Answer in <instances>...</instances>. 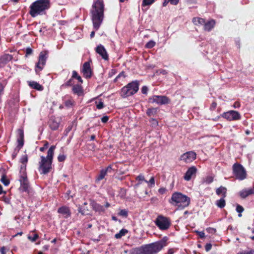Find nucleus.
<instances>
[{
    "label": "nucleus",
    "instance_id": "29",
    "mask_svg": "<svg viewBox=\"0 0 254 254\" xmlns=\"http://www.w3.org/2000/svg\"><path fill=\"white\" fill-rule=\"evenodd\" d=\"M56 148L55 145H52L47 152V155L45 158L49 160H51L53 161L54 154V151Z\"/></svg>",
    "mask_w": 254,
    "mask_h": 254
},
{
    "label": "nucleus",
    "instance_id": "47",
    "mask_svg": "<svg viewBox=\"0 0 254 254\" xmlns=\"http://www.w3.org/2000/svg\"><path fill=\"white\" fill-rule=\"evenodd\" d=\"M38 238L39 236L37 234H35L33 236L29 235L27 237L28 239L32 242H35Z\"/></svg>",
    "mask_w": 254,
    "mask_h": 254
},
{
    "label": "nucleus",
    "instance_id": "56",
    "mask_svg": "<svg viewBox=\"0 0 254 254\" xmlns=\"http://www.w3.org/2000/svg\"><path fill=\"white\" fill-rule=\"evenodd\" d=\"M26 54H25V56L26 57H27L28 55H30L31 54H32L33 53V50L31 48H27L26 49Z\"/></svg>",
    "mask_w": 254,
    "mask_h": 254
},
{
    "label": "nucleus",
    "instance_id": "20",
    "mask_svg": "<svg viewBox=\"0 0 254 254\" xmlns=\"http://www.w3.org/2000/svg\"><path fill=\"white\" fill-rule=\"evenodd\" d=\"M57 211L62 214L65 218L70 217L71 214L69 207L65 205L59 207Z\"/></svg>",
    "mask_w": 254,
    "mask_h": 254
},
{
    "label": "nucleus",
    "instance_id": "3",
    "mask_svg": "<svg viewBox=\"0 0 254 254\" xmlns=\"http://www.w3.org/2000/svg\"><path fill=\"white\" fill-rule=\"evenodd\" d=\"M50 5V0H37L30 5L28 13L32 17L45 15Z\"/></svg>",
    "mask_w": 254,
    "mask_h": 254
},
{
    "label": "nucleus",
    "instance_id": "54",
    "mask_svg": "<svg viewBox=\"0 0 254 254\" xmlns=\"http://www.w3.org/2000/svg\"><path fill=\"white\" fill-rule=\"evenodd\" d=\"M217 106V103L215 101H213L210 105V110L211 111H214L216 109Z\"/></svg>",
    "mask_w": 254,
    "mask_h": 254
},
{
    "label": "nucleus",
    "instance_id": "16",
    "mask_svg": "<svg viewBox=\"0 0 254 254\" xmlns=\"http://www.w3.org/2000/svg\"><path fill=\"white\" fill-rule=\"evenodd\" d=\"M96 52L105 61H108L109 55L108 53L105 48V47L101 44H100L97 46V47L95 49Z\"/></svg>",
    "mask_w": 254,
    "mask_h": 254
},
{
    "label": "nucleus",
    "instance_id": "15",
    "mask_svg": "<svg viewBox=\"0 0 254 254\" xmlns=\"http://www.w3.org/2000/svg\"><path fill=\"white\" fill-rule=\"evenodd\" d=\"M90 205L95 212L98 213L99 214H102L105 212L104 206L98 203L93 199H90Z\"/></svg>",
    "mask_w": 254,
    "mask_h": 254
},
{
    "label": "nucleus",
    "instance_id": "4",
    "mask_svg": "<svg viewBox=\"0 0 254 254\" xmlns=\"http://www.w3.org/2000/svg\"><path fill=\"white\" fill-rule=\"evenodd\" d=\"M169 202L171 205L177 207L178 209L182 210L190 205V198L180 192L176 191L172 193Z\"/></svg>",
    "mask_w": 254,
    "mask_h": 254
},
{
    "label": "nucleus",
    "instance_id": "32",
    "mask_svg": "<svg viewBox=\"0 0 254 254\" xmlns=\"http://www.w3.org/2000/svg\"><path fill=\"white\" fill-rule=\"evenodd\" d=\"M28 161V157L26 155H23L20 159V162L23 165L21 166V170H23V171H25L26 170V164Z\"/></svg>",
    "mask_w": 254,
    "mask_h": 254
},
{
    "label": "nucleus",
    "instance_id": "38",
    "mask_svg": "<svg viewBox=\"0 0 254 254\" xmlns=\"http://www.w3.org/2000/svg\"><path fill=\"white\" fill-rule=\"evenodd\" d=\"M157 108H148L146 110V115L148 117H150L151 116H154L157 113Z\"/></svg>",
    "mask_w": 254,
    "mask_h": 254
},
{
    "label": "nucleus",
    "instance_id": "42",
    "mask_svg": "<svg viewBox=\"0 0 254 254\" xmlns=\"http://www.w3.org/2000/svg\"><path fill=\"white\" fill-rule=\"evenodd\" d=\"M0 181L5 186H7L10 183L9 180L7 178L5 175H3L1 176Z\"/></svg>",
    "mask_w": 254,
    "mask_h": 254
},
{
    "label": "nucleus",
    "instance_id": "2",
    "mask_svg": "<svg viewBox=\"0 0 254 254\" xmlns=\"http://www.w3.org/2000/svg\"><path fill=\"white\" fill-rule=\"evenodd\" d=\"M104 4L103 0H95L91 10L92 20L94 28L97 30L102 23L104 17Z\"/></svg>",
    "mask_w": 254,
    "mask_h": 254
},
{
    "label": "nucleus",
    "instance_id": "52",
    "mask_svg": "<svg viewBox=\"0 0 254 254\" xmlns=\"http://www.w3.org/2000/svg\"><path fill=\"white\" fill-rule=\"evenodd\" d=\"M117 73V69L116 68L111 69L108 73V77H111Z\"/></svg>",
    "mask_w": 254,
    "mask_h": 254
},
{
    "label": "nucleus",
    "instance_id": "40",
    "mask_svg": "<svg viewBox=\"0 0 254 254\" xmlns=\"http://www.w3.org/2000/svg\"><path fill=\"white\" fill-rule=\"evenodd\" d=\"M180 0H164L163 2V6H166L167 4L170 2L171 4L176 5L179 2Z\"/></svg>",
    "mask_w": 254,
    "mask_h": 254
},
{
    "label": "nucleus",
    "instance_id": "45",
    "mask_svg": "<svg viewBox=\"0 0 254 254\" xmlns=\"http://www.w3.org/2000/svg\"><path fill=\"white\" fill-rule=\"evenodd\" d=\"M214 178L211 176H208L205 177L204 180V182L206 184H210L213 182Z\"/></svg>",
    "mask_w": 254,
    "mask_h": 254
},
{
    "label": "nucleus",
    "instance_id": "33",
    "mask_svg": "<svg viewBox=\"0 0 254 254\" xmlns=\"http://www.w3.org/2000/svg\"><path fill=\"white\" fill-rule=\"evenodd\" d=\"M6 84V80H3L1 82H0V102L1 101V95L3 93L4 89Z\"/></svg>",
    "mask_w": 254,
    "mask_h": 254
},
{
    "label": "nucleus",
    "instance_id": "41",
    "mask_svg": "<svg viewBox=\"0 0 254 254\" xmlns=\"http://www.w3.org/2000/svg\"><path fill=\"white\" fill-rule=\"evenodd\" d=\"M126 77V73H125V72L124 71H122L121 72H120L117 76L114 79V82H118L119 80H120L121 79V78H122L123 79L125 78V77Z\"/></svg>",
    "mask_w": 254,
    "mask_h": 254
},
{
    "label": "nucleus",
    "instance_id": "5",
    "mask_svg": "<svg viewBox=\"0 0 254 254\" xmlns=\"http://www.w3.org/2000/svg\"><path fill=\"white\" fill-rule=\"evenodd\" d=\"M139 81L137 80L128 83L121 89L120 92L121 97L125 98L133 95L138 92L139 90Z\"/></svg>",
    "mask_w": 254,
    "mask_h": 254
},
{
    "label": "nucleus",
    "instance_id": "13",
    "mask_svg": "<svg viewBox=\"0 0 254 254\" xmlns=\"http://www.w3.org/2000/svg\"><path fill=\"white\" fill-rule=\"evenodd\" d=\"M91 61L85 62L81 69V72L83 73V76L86 79H89L92 76L93 71L91 68Z\"/></svg>",
    "mask_w": 254,
    "mask_h": 254
},
{
    "label": "nucleus",
    "instance_id": "8",
    "mask_svg": "<svg viewBox=\"0 0 254 254\" xmlns=\"http://www.w3.org/2000/svg\"><path fill=\"white\" fill-rule=\"evenodd\" d=\"M154 222L156 226L161 231L169 229L171 225L170 218L162 215L157 216Z\"/></svg>",
    "mask_w": 254,
    "mask_h": 254
},
{
    "label": "nucleus",
    "instance_id": "58",
    "mask_svg": "<svg viewBox=\"0 0 254 254\" xmlns=\"http://www.w3.org/2000/svg\"><path fill=\"white\" fill-rule=\"evenodd\" d=\"M148 89L146 86H143L141 88V93L143 94H147Z\"/></svg>",
    "mask_w": 254,
    "mask_h": 254
},
{
    "label": "nucleus",
    "instance_id": "14",
    "mask_svg": "<svg viewBox=\"0 0 254 254\" xmlns=\"http://www.w3.org/2000/svg\"><path fill=\"white\" fill-rule=\"evenodd\" d=\"M196 154L194 152L188 151L182 154L180 159L185 163H189L194 161L196 159Z\"/></svg>",
    "mask_w": 254,
    "mask_h": 254
},
{
    "label": "nucleus",
    "instance_id": "18",
    "mask_svg": "<svg viewBox=\"0 0 254 254\" xmlns=\"http://www.w3.org/2000/svg\"><path fill=\"white\" fill-rule=\"evenodd\" d=\"M196 172L197 169L195 166L190 167L184 176V180L187 181H190L192 177L195 176Z\"/></svg>",
    "mask_w": 254,
    "mask_h": 254
},
{
    "label": "nucleus",
    "instance_id": "51",
    "mask_svg": "<svg viewBox=\"0 0 254 254\" xmlns=\"http://www.w3.org/2000/svg\"><path fill=\"white\" fill-rule=\"evenodd\" d=\"M237 254H254V250L251 249L249 251H242L239 252Z\"/></svg>",
    "mask_w": 254,
    "mask_h": 254
},
{
    "label": "nucleus",
    "instance_id": "35",
    "mask_svg": "<svg viewBox=\"0 0 254 254\" xmlns=\"http://www.w3.org/2000/svg\"><path fill=\"white\" fill-rule=\"evenodd\" d=\"M135 179L136 180L138 181V182L135 185V187H136L141 184V181H144L146 183H148V181L145 179L144 176L141 174L137 176Z\"/></svg>",
    "mask_w": 254,
    "mask_h": 254
},
{
    "label": "nucleus",
    "instance_id": "49",
    "mask_svg": "<svg viewBox=\"0 0 254 254\" xmlns=\"http://www.w3.org/2000/svg\"><path fill=\"white\" fill-rule=\"evenodd\" d=\"M148 184L149 188H153L155 186V179L154 177H152L150 179L147 183Z\"/></svg>",
    "mask_w": 254,
    "mask_h": 254
},
{
    "label": "nucleus",
    "instance_id": "25",
    "mask_svg": "<svg viewBox=\"0 0 254 254\" xmlns=\"http://www.w3.org/2000/svg\"><path fill=\"white\" fill-rule=\"evenodd\" d=\"M87 202H84L82 206H79L78 208V212L81 213L82 215H89L90 213V209L87 207Z\"/></svg>",
    "mask_w": 254,
    "mask_h": 254
},
{
    "label": "nucleus",
    "instance_id": "43",
    "mask_svg": "<svg viewBox=\"0 0 254 254\" xmlns=\"http://www.w3.org/2000/svg\"><path fill=\"white\" fill-rule=\"evenodd\" d=\"M244 210L243 207L239 204H237L236 206V211L239 213L238 216L239 217H242V212Z\"/></svg>",
    "mask_w": 254,
    "mask_h": 254
},
{
    "label": "nucleus",
    "instance_id": "55",
    "mask_svg": "<svg viewBox=\"0 0 254 254\" xmlns=\"http://www.w3.org/2000/svg\"><path fill=\"white\" fill-rule=\"evenodd\" d=\"M65 158H66V156L64 154L59 155L58 157V160L59 162H60L64 161L65 160Z\"/></svg>",
    "mask_w": 254,
    "mask_h": 254
},
{
    "label": "nucleus",
    "instance_id": "34",
    "mask_svg": "<svg viewBox=\"0 0 254 254\" xmlns=\"http://www.w3.org/2000/svg\"><path fill=\"white\" fill-rule=\"evenodd\" d=\"M225 197H222L220 199L216 201V205L220 208H223L226 205V201L224 199Z\"/></svg>",
    "mask_w": 254,
    "mask_h": 254
},
{
    "label": "nucleus",
    "instance_id": "19",
    "mask_svg": "<svg viewBox=\"0 0 254 254\" xmlns=\"http://www.w3.org/2000/svg\"><path fill=\"white\" fill-rule=\"evenodd\" d=\"M60 122L59 120L54 117H52L48 122L49 127L53 130H56L59 128Z\"/></svg>",
    "mask_w": 254,
    "mask_h": 254
},
{
    "label": "nucleus",
    "instance_id": "1",
    "mask_svg": "<svg viewBox=\"0 0 254 254\" xmlns=\"http://www.w3.org/2000/svg\"><path fill=\"white\" fill-rule=\"evenodd\" d=\"M167 239L164 237L160 241L133 248L130 254H156L166 246Z\"/></svg>",
    "mask_w": 254,
    "mask_h": 254
},
{
    "label": "nucleus",
    "instance_id": "60",
    "mask_svg": "<svg viewBox=\"0 0 254 254\" xmlns=\"http://www.w3.org/2000/svg\"><path fill=\"white\" fill-rule=\"evenodd\" d=\"M109 117L107 116H104L101 118V121L104 123H107Z\"/></svg>",
    "mask_w": 254,
    "mask_h": 254
},
{
    "label": "nucleus",
    "instance_id": "26",
    "mask_svg": "<svg viewBox=\"0 0 254 254\" xmlns=\"http://www.w3.org/2000/svg\"><path fill=\"white\" fill-rule=\"evenodd\" d=\"M72 91L73 94H76L78 96L82 95L83 93L82 87L78 84H75L72 86Z\"/></svg>",
    "mask_w": 254,
    "mask_h": 254
},
{
    "label": "nucleus",
    "instance_id": "22",
    "mask_svg": "<svg viewBox=\"0 0 254 254\" xmlns=\"http://www.w3.org/2000/svg\"><path fill=\"white\" fill-rule=\"evenodd\" d=\"M252 194H254V187L252 188L244 189L239 192L240 196L243 199Z\"/></svg>",
    "mask_w": 254,
    "mask_h": 254
},
{
    "label": "nucleus",
    "instance_id": "36",
    "mask_svg": "<svg viewBox=\"0 0 254 254\" xmlns=\"http://www.w3.org/2000/svg\"><path fill=\"white\" fill-rule=\"evenodd\" d=\"M128 231L126 229H121L118 233H117L115 235V237L116 239H120L123 236H124L127 233Z\"/></svg>",
    "mask_w": 254,
    "mask_h": 254
},
{
    "label": "nucleus",
    "instance_id": "24",
    "mask_svg": "<svg viewBox=\"0 0 254 254\" xmlns=\"http://www.w3.org/2000/svg\"><path fill=\"white\" fill-rule=\"evenodd\" d=\"M215 24L216 22L214 19L205 21L203 25V30L205 31L210 32L215 27Z\"/></svg>",
    "mask_w": 254,
    "mask_h": 254
},
{
    "label": "nucleus",
    "instance_id": "9",
    "mask_svg": "<svg viewBox=\"0 0 254 254\" xmlns=\"http://www.w3.org/2000/svg\"><path fill=\"white\" fill-rule=\"evenodd\" d=\"M52 162L47 159L45 156H41V161L39 162V171L41 174H47L52 170Z\"/></svg>",
    "mask_w": 254,
    "mask_h": 254
},
{
    "label": "nucleus",
    "instance_id": "28",
    "mask_svg": "<svg viewBox=\"0 0 254 254\" xmlns=\"http://www.w3.org/2000/svg\"><path fill=\"white\" fill-rule=\"evenodd\" d=\"M68 99L64 101V106L68 109L72 108L75 105V102L71 96H67Z\"/></svg>",
    "mask_w": 254,
    "mask_h": 254
},
{
    "label": "nucleus",
    "instance_id": "27",
    "mask_svg": "<svg viewBox=\"0 0 254 254\" xmlns=\"http://www.w3.org/2000/svg\"><path fill=\"white\" fill-rule=\"evenodd\" d=\"M28 84L32 89H34L38 91H42L43 90V87L42 85L36 81H28Z\"/></svg>",
    "mask_w": 254,
    "mask_h": 254
},
{
    "label": "nucleus",
    "instance_id": "6",
    "mask_svg": "<svg viewBox=\"0 0 254 254\" xmlns=\"http://www.w3.org/2000/svg\"><path fill=\"white\" fill-rule=\"evenodd\" d=\"M49 57V51L44 50L41 51L38 57V61L36 63L35 66V72L36 74L39 75L40 72L42 71L46 65V61Z\"/></svg>",
    "mask_w": 254,
    "mask_h": 254
},
{
    "label": "nucleus",
    "instance_id": "10",
    "mask_svg": "<svg viewBox=\"0 0 254 254\" xmlns=\"http://www.w3.org/2000/svg\"><path fill=\"white\" fill-rule=\"evenodd\" d=\"M149 102L151 103H156L158 105H165L170 103V100L166 96L154 95L149 98Z\"/></svg>",
    "mask_w": 254,
    "mask_h": 254
},
{
    "label": "nucleus",
    "instance_id": "46",
    "mask_svg": "<svg viewBox=\"0 0 254 254\" xmlns=\"http://www.w3.org/2000/svg\"><path fill=\"white\" fill-rule=\"evenodd\" d=\"M118 215L124 217H127L128 216V211L126 209H122L119 212Z\"/></svg>",
    "mask_w": 254,
    "mask_h": 254
},
{
    "label": "nucleus",
    "instance_id": "23",
    "mask_svg": "<svg viewBox=\"0 0 254 254\" xmlns=\"http://www.w3.org/2000/svg\"><path fill=\"white\" fill-rule=\"evenodd\" d=\"M112 168L110 166H108L105 169H102L100 171L99 174L97 176L95 180L96 183H98L102 180L106 176L107 172L109 170H111Z\"/></svg>",
    "mask_w": 254,
    "mask_h": 254
},
{
    "label": "nucleus",
    "instance_id": "39",
    "mask_svg": "<svg viewBox=\"0 0 254 254\" xmlns=\"http://www.w3.org/2000/svg\"><path fill=\"white\" fill-rule=\"evenodd\" d=\"M73 78L71 77L68 80L64 83L61 85L62 88H66L69 86H71L73 85Z\"/></svg>",
    "mask_w": 254,
    "mask_h": 254
},
{
    "label": "nucleus",
    "instance_id": "12",
    "mask_svg": "<svg viewBox=\"0 0 254 254\" xmlns=\"http://www.w3.org/2000/svg\"><path fill=\"white\" fill-rule=\"evenodd\" d=\"M222 117L229 121L239 120L241 118L240 114L238 112L234 110L223 113Z\"/></svg>",
    "mask_w": 254,
    "mask_h": 254
},
{
    "label": "nucleus",
    "instance_id": "7",
    "mask_svg": "<svg viewBox=\"0 0 254 254\" xmlns=\"http://www.w3.org/2000/svg\"><path fill=\"white\" fill-rule=\"evenodd\" d=\"M233 174L236 179L243 181L247 177V173L245 168L240 163H235L232 166Z\"/></svg>",
    "mask_w": 254,
    "mask_h": 254
},
{
    "label": "nucleus",
    "instance_id": "44",
    "mask_svg": "<svg viewBox=\"0 0 254 254\" xmlns=\"http://www.w3.org/2000/svg\"><path fill=\"white\" fill-rule=\"evenodd\" d=\"M155 0H143L142 2V6H145L152 4L154 2Z\"/></svg>",
    "mask_w": 254,
    "mask_h": 254
},
{
    "label": "nucleus",
    "instance_id": "59",
    "mask_svg": "<svg viewBox=\"0 0 254 254\" xmlns=\"http://www.w3.org/2000/svg\"><path fill=\"white\" fill-rule=\"evenodd\" d=\"M98 109H102L104 107V105L103 102L100 101L96 106Z\"/></svg>",
    "mask_w": 254,
    "mask_h": 254
},
{
    "label": "nucleus",
    "instance_id": "61",
    "mask_svg": "<svg viewBox=\"0 0 254 254\" xmlns=\"http://www.w3.org/2000/svg\"><path fill=\"white\" fill-rule=\"evenodd\" d=\"M166 189L164 188H161L158 190V192L162 194H164L166 192Z\"/></svg>",
    "mask_w": 254,
    "mask_h": 254
},
{
    "label": "nucleus",
    "instance_id": "53",
    "mask_svg": "<svg viewBox=\"0 0 254 254\" xmlns=\"http://www.w3.org/2000/svg\"><path fill=\"white\" fill-rule=\"evenodd\" d=\"M44 145L43 147L40 148L39 150L41 152H44L48 147L49 143L47 141H44Z\"/></svg>",
    "mask_w": 254,
    "mask_h": 254
},
{
    "label": "nucleus",
    "instance_id": "37",
    "mask_svg": "<svg viewBox=\"0 0 254 254\" xmlns=\"http://www.w3.org/2000/svg\"><path fill=\"white\" fill-rule=\"evenodd\" d=\"M72 77L73 79H76L78 82L82 84L83 83V80L81 77L78 75L77 72L75 70H73L72 72Z\"/></svg>",
    "mask_w": 254,
    "mask_h": 254
},
{
    "label": "nucleus",
    "instance_id": "21",
    "mask_svg": "<svg viewBox=\"0 0 254 254\" xmlns=\"http://www.w3.org/2000/svg\"><path fill=\"white\" fill-rule=\"evenodd\" d=\"M17 132L18 134V138L17 139V141L18 142L17 147L19 148V149H20L24 145V130L22 128H18L17 130Z\"/></svg>",
    "mask_w": 254,
    "mask_h": 254
},
{
    "label": "nucleus",
    "instance_id": "62",
    "mask_svg": "<svg viewBox=\"0 0 254 254\" xmlns=\"http://www.w3.org/2000/svg\"><path fill=\"white\" fill-rule=\"evenodd\" d=\"M159 72L160 74H163V75H166L168 73V72L166 70L163 69H159Z\"/></svg>",
    "mask_w": 254,
    "mask_h": 254
},
{
    "label": "nucleus",
    "instance_id": "57",
    "mask_svg": "<svg viewBox=\"0 0 254 254\" xmlns=\"http://www.w3.org/2000/svg\"><path fill=\"white\" fill-rule=\"evenodd\" d=\"M212 248V245L210 243H207L205 246V250L206 252H209Z\"/></svg>",
    "mask_w": 254,
    "mask_h": 254
},
{
    "label": "nucleus",
    "instance_id": "11",
    "mask_svg": "<svg viewBox=\"0 0 254 254\" xmlns=\"http://www.w3.org/2000/svg\"><path fill=\"white\" fill-rule=\"evenodd\" d=\"M20 183V189L22 191L29 192L30 185L25 171H23L19 180Z\"/></svg>",
    "mask_w": 254,
    "mask_h": 254
},
{
    "label": "nucleus",
    "instance_id": "31",
    "mask_svg": "<svg viewBox=\"0 0 254 254\" xmlns=\"http://www.w3.org/2000/svg\"><path fill=\"white\" fill-rule=\"evenodd\" d=\"M192 21L194 25L199 26L203 25L206 21L205 19L202 18L194 17L192 18Z\"/></svg>",
    "mask_w": 254,
    "mask_h": 254
},
{
    "label": "nucleus",
    "instance_id": "48",
    "mask_svg": "<svg viewBox=\"0 0 254 254\" xmlns=\"http://www.w3.org/2000/svg\"><path fill=\"white\" fill-rule=\"evenodd\" d=\"M155 42L153 41H150L147 42L145 45V47L146 48L151 49L154 47L155 46Z\"/></svg>",
    "mask_w": 254,
    "mask_h": 254
},
{
    "label": "nucleus",
    "instance_id": "30",
    "mask_svg": "<svg viewBox=\"0 0 254 254\" xmlns=\"http://www.w3.org/2000/svg\"><path fill=\"white\" fill-rule=\"evenodd\" d=\"M216 193L218 195H222L223 197H226L227 196V189L226 188L220 186L216 190Z\"/></svg>",
    "mask_w": 254,
    "mask_h": 254
},
{
    "label": "nucleus",
    "instance_id": "50",
    "mask_svg": "<svg viewBox=\"0 0 254 254\" xmlns=\"http://www.w3.org/2000/svg\"><path fill=\"white\" fill-rule=\"evenodd\" d=\"M149 122L151 124V126L153 127H157L158 125V121L155 119L151 118L149 120Z\"/></svg>",
    "mask_w": 254,
    "mask_h": 254
},
{
    "label": "nucleus",
    "instance_id": "17",
    "mask_svg": "<svg viewBox=\"0 0 254 254\" xmlns=\"http://www.w3.org/2000/svg\"><path fill=\"white\" fill-rule=\"evenodd\" d=\"M12 59L13 56L9 54H4L0 56V68L4 67Z\"/></svg>",
    "mask_w": 254,
    "mask_h": 254
},
{
    "label": "nucleus",
    "instance_id": "63",
    "mask_svg": "<svg viewBox=\"0 0 254 254\" xmlns=\"http://www.w3.org/2000/svg\"><path fill=\"white\" fill-rule=\"evenodd\" d=\"M197 233L200 238L202 239L205 237V234L203 231L197 232Z\"/></svg>",
    "mask_w": 254,
    "mask_h": 254
},
{
    "label": "nucleus",
    "instance_id": "64",
    "mask_svg": "<svg viewBox=\"0 0 254 254\" xmlns=\"http://www.w3.org/2000/svg\"><path fill=\"white\" fill-rule=\"evenodd\" d=\"M0 252L1 253V254H6V248L5 247H2L0 248Z\"/></svg>",
    "mask_w": 254,
    "mask_h": 254
}]
</instances>
